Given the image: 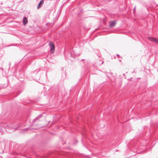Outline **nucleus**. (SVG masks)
I'll return each mask as SVG.
<instances>
[{"instance_id": "obj_1", "label": "nucleus", "mask_w": 158, "mask_h": 158, "mask_svg": "<svg viewBox=\"0 0 158 158\" xmlns=\"http://www.w3.org/2000/svg\"><path fill=\"white\" fill-rule=\"evenodd\" d=\"M49 45L50 48V52L51 53H53L55 49V45L54 43L52 42H49Z\"/></svg>"}, {"instance_id": "obj_2", "label": "nucleus", "mask_w": 158, "mask_h": 158, "mask_svg": "<svg viewBox=\"0 0 158 158\" xmlns=\"http://www.w3.org/2000/svg\"><path fill=\"white\" fill-rule=\"evenodd\" d=\"M28 23V20L26 17H24L23 19V23L25 25Z\"/></svg>"}, {"instance_id": "obj_3", "label": "nucleus", "mask_w": 158, "mask_h": 158, "mask_svg": "<svg viewBox=\"0 0 158 158\" xmlns=\"http://www.w3.org/2000/svg\"><path fill=\"white\" fill-rule=\"evenodd\" d=\"M116 22L114 21L111 22L110 23V27H113L116 24Z\"/></svg>"}, {"instance_id": "obj_4", "label": "nucleus", "mask_w": 158, "mask_h": 158, "mask_svg": "<svg viewBox=\"0 0 158 158\" xmlns=\"http://www.w3.org/2000/svg\"><path fill=\"white\" fill-rule=\"evenodd\" d=\"M44 2V0H42L40 2V3H39L37 6V9H39L41 6V5L43 4Z\"/></svg>"}, {"instance_id": "obj_5", "label": "nucleus", "mask_w": 158, "mask_h": 158, "mask_svg": "<svg viewBox=\"0 0 158 158\" xmlns=\"http://www.w3.org/2000/svg\"><path fill=\"white\" fill-rule=\"evenodd\" d=\"M155 38H152V37H148V39H149L150 40L155 42V40H156Z\"/></svg>"}, {"instance_id": "obj_6", "label": "nucleus", "mask_w": 158, "mask_h": 158, "mask_svg": "<svg viewBox=\"0 0 158 158\" xmlns=\"http://www.w3.org/2000/svg\"><path fill=\"white\" fill-rule=\"evenodd\" d=\"M155 42L158 43V39H156Z\"/></svg>"}]
</instances>
